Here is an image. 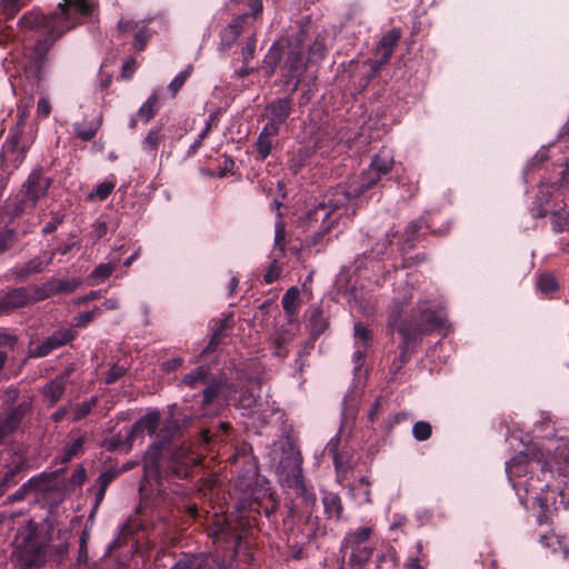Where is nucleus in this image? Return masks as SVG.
<instances>
[{
	"label": "nucleus",
	"instance_id": "a878e982",
	"mask_svg": "<svg viewBox=\"0 0 569 569\" xmlns=\"http://www.w3.org/2000/svg\"><path fill=\"white\" fill-rule=\"evenodd\" d=\"M308 329L312 339H318L328 328V318L323 316V310L320 307H312L308 310Z\"/></svg>",
	"mask_w": 569,
	"mask_h": 569
},
{
	"label": "nucleus",
	"instance_id": "4468645a",
	"mask_svg": "<svg viewBox=\"0 0 569 569\" xmlns=\"http://www.w3.org/2000/svg\"><path fill=\"white\" fill-rule=\"evenodd\" d=\"M14 557L18 563L24 568L39 567L46 561V546L34 535H29L23 541L18 542Z\"/></svg>",
	"mask_w": 569,
	"mask_h": 569
},
{
	"label": "nucleus",
	"instance_id": "864d4df0",
	"mask_svg": "<svg viewBox=\"0 0 569 569\" xmlns=\"http://www.w3.org/2000/svg\"><path fill=\"white\" fill-rule=\"evenodd\" d=\"M29 410L28 403H21L11 409V411L7 415L6 425H16L21 421L26 412Z\"/></svg>",
	"mask_w": 569,
	"mask_h": 569
},
{
	"label": "nucleus",
	"instance_id": "ddd939ff",
	"mask_svg": "<svg viewBox=\"0 0 569 569\" xmlns=\"http://www.w3.org/2000/svg\"><path fill=\"white\" fill-rule=\"evenodd\" d=\"M400 38L401 31L398 28H392L382 36L376 51V54L379 57V59L368 60L366 62L369 66V73L366 77L365 86H367L373 78H376L381 68L389 62Z\"/></svg>",
	"mask_w": 569,
	"mask_h": 569
},
{
	"label": "nucleus",
	"instance_id": "0e129e2a",
	"mask_svg": "<svg viewBox=\"0 0 569 569\" xmlns=\"http://www.w3.org/2000/svg\"><path fill=\"white\" fill-rule=\"evenodd\" d=\"M249 23L248 16L239 14L232 19L227 27L232 31H237V34L240 36Z\"/></svg>",
	"mask_w": 569,
	"mask_h": 569
},
{
	"label": "nucleus",
	"instance_id": "72a5a7b5",
	"mask_svg": "<svg viewBox=\"0 0 569 569\" xmlns=\"http://www.w3.org/2000/svg\"><path fill=\"white\" fill-rule=\"evenodd\" d=\"M281 305L284 312L292 317L297 315L300 305V292L297 287L289 288L282 296Z\"/></svg>",
	"mask_w": 569,
	"mask_h": 569
},
{
	"label": "nucleus",
	"instance_id": "774afa93",
	"mask_svg": "<svg viewBox=\"0 0 569 569\" xmlns=\"http://www.w3.org/2000/svg\"><path fill=\"white\" fill-rule=\"evenodd\" d=\"M238 38L239 34H237V31H232L228 27H226L221 32V46L226 48H231L233 43L238 40Z\"/></svg>",
	"mask_w": 569,
	"mask_h": 569
},
{
	"label": "nucleus",
	"instance_id": "bb28decb",
	"mask_svg": "<svg viewBox=\"0 0 569 569\" xmlns=\"http://www.w3.org/2000/svg\"><path fill=\"white\" fill-rule=\"evenodd\" d=\"M59 471L42 473L40 477L31 478L22 487V491L46 492L52 489V483Z\"/></svg>",
	"mask_w": 569,
	"mask_h": 569
},
{
	"label": "nucleus",
	"instance_id": "e433bc0d",
	"mask_svg": "<svg viewBox=\"0 0 569 569\" xmlns=\"http://www.w3.org/2000/svg\"><path fill=\"white\" fill-rule=\"evenodd\" d=\"M137 429H132V431L126 436L121 437L120 435L112 436L111 438L107 439L106 447L109 451H121V452H128L131 448L130 441L136 436Z\"/></svg>",
	"mask_w": 569,
	"mask_h": 569
},
{
	"label": "nucleus",
	"instance_id": "6ab92c4d",
	"mask_svg": "<svg viewBox=\"0 0 569 569\" xmlns=\"http://www.w3.org/2000/svg\"><path fill=\"white\" fill-rule=\"evenodd\" d=\"M402 341L398 346L399 353L392 360L389 367V381L397 382L400 380V373L402 368L409 362L410 353L415 351L417 343L407 340L406 338H401Z\"/></svg>",
	"mask_w": 569,
	"mask_h": 569
},
{
	"label": "nucleus",
	"instance_id": "7ed1b4c3",
	"mask_svg": "<svg viewBox=\"0 0 569 569\" xmlns=\"http://www.w3.org/2000/svg\"><path fill=\"white\" fill-rule=\"evenodd\" d=\"M548 468L552 476L557 473L558 478L563 479L547 483L546 490L541 489V492L535 497L536 503L545 513L556 509L558 496L561 498V502H563L566 490L569 488V439L562 438L557 441L553 448V457L551 462L548 463Z\"/></svg>",
	"mask_w": 569,
	"mask_h": 569
},
{
	"label": "nucleus",
	"instance_id": "2eb2a0df",
	"mask_svg": "<svg viewBox=\"0 0 569 569\" xmlns=\"http://www.w3.org/2000/svg\"><path fill=\"white\" fill-rule=\"evenodd\" d=\"M293 111L291 96L273 99L264 107L263 117L267 119L264 127H270L280 132V127L287 122Z\"/></svg>",
	"mask_w": 569,
	"mask_h": 569
},
{
	"label": "nucleus",
	"instance_id": "8fccbe9b",
	"mask_svg": "<svg viewBox=\"0 0 569 569\" xmlns=\"http://www.w3.org/2000/svg\"><path fill=\"white\" fill-rule=\"evenodd\" d=\"M114 182L103 181L89 194V199L98 198L100 201L106 200L114 189Z\"/></svg>",
	"mask_w": 569,
	"mask_h": 569
},
{
	"label": "nucleus",
	"instance_id": "f257e3e1",
	"mask_svg": "<svg viewBox=\"0 0 569 569\" xmlns=\"http://www.w3.org/2000/svg\"><path fill=\"white\" fill-rule=\"evenodd\" d=\"M393 166V154L389 150L382 149L372 157L369 168L361 174L331 188L322 200L309 209L302 218V224L307 229L320 221L318 229L307 240V247L320 251L319 247L323 246L326 236L331 232L342 217L351 218L356 214L357 200L387 177Z\"/></svg>",
	"mask_w": 569,
	"mask_h": 569
},
{
	"label": "nucleus",
	"instance_id": "49530a36",
	"mask_svg": "<svg viewBox=\"0 0 569 569\" xmlns=\"http://www.w3.org/2000/svg\"><path fill=\"white\" fill-rule=\"evenodd\" d=\"M248 11L241 13L242 16H248V21H259L262 18L263 13V2L262 0H248L247 2Z\"/></svg>",
	"mask_w": 569,
	"mask_h": 569
},
{
	"label": "nucleus",
	"instance_id": "423d86ee",
	"mask_svg": "<svg viewBox=\"0 0 569 569\" xmlns=\"http://www.w3.org/2000/svg\"><path fill=\"white\" fill-rule=\"evenodd\" d=\"M286 61L282 67V77L284 83L289 84L293 81L292 92L298 89L300 78L307 68V29L300 30L284 39Z\"/></svg>",
	"mask_w": 569,
	"mask_h": 569
},
{
	"label": "nucleus",
	"instance_id": "680f3d73",
	"mask_svg": "<svg viewBox=\"0 0 569 569\" xmlns=\"http://www.w3.org/2000/svg\"><path fill=\"white\" fill-rule=\"evenodd\" d=\"M149 40V34L146 30L144 27L142 28H139L136 32H134V38H133V47L136 50L138 51H142L147 44Z\"/></svg>",
	"mask_w": 569,
	"mask_h": 569
},
{
	"label": "nucleus",
	"instance_id": "c85d7f7f",
	"mask_svg": "<svg viewBox=\"0 0 569 569\" xmlns=\"http://www.w3.org/2000/svg\"><path fill=\"white\" fill-rule=\"evenodd\" d=\"M328 450L332 453L333 457L337 480L339 482H342L343 480H346L349 471L352 468L351 461L346 455L337 451L336 445L333 442L329 443Z\"/></svg>",
	"mask_w": 569,
	"mask_h": 569
},
{
	"label": "nucleus",
	"instance_id": "bf43d9fd",
	"mask_svg": "<svg viewBox=\"0 0 569 569\" xmlns=\"http://www.w3.org/2000/svg\"><path fill=\"white\" fill-rule=\"evenodd\" d=\"M392 425H400V423H412V427H431V425L428 421H413V419L409 416L407 412H399L395 415L393 420L391 422Z\"/></svg>",
	"mask_w": 569,
	"mask_h": 569
},
{
	"label": "nucleus",
	"instance_id": "6e6d98bb",
	"mask_svg": "<svg viewBox=\"0 0 569 569\" xmlns=\"http://www.w3.org/2000/svg\"><path fill=\"white\" fill-rule=\"evenodd\" d=\"M286 248V230L284 224L281 220L276 223V232H274V250H279L280 252H284Z\"/></svg>",
	"mask_w": 569,
	"mask_h": 569
},
{
	"label": "nucleus",
	"instance_id": "aec40b11",
	"mask_svg": "<svg viewBox=\"0 0 569 569\" xmlns=\"http://www.w3.org/2000/svg\"><path fill=\"white\" fill-rule=\"evenodd\" d=\"M78 288V281L76 280H59L50 279L40 287H34L37 298L44 300L57 293H71Z\"/></svg>",
	"mask_w": 569,
	"mask_h": 569
},
{
	"label": "nucleus",
	"instance_id": "7c9ffc66",
	"mask_svg": "<svg viewBox=\"0 0 569 569\" xmlns=\"http://www.w3.org/2000/svg\"><path fill=\"white\" fill-rule=\"evenodd\" d=\"M101 121L92 120L90 122H76L73 124L74 136L83 142L91 141L98 133Z\"/></svg>",
	"mask_w": 569,
	"mask_h": 569
},
{
	"label": "nucleus",
	"instance_id": "79ce46f5",
	"mask_svg": "<svg viewBox=\"0 0 569 569\" xmlns=\"http://www.w3.org/2000/svg\"><path fill=\"white\" fill-rule=\"evenodd\" d=\"M161 422V412L158 409H149L146 415L133 422L131 427H158Z\"/></svg>",
	"mask_w": 569,
	"mask_h": 569
},
{
	"label": "nucleus",
	"instance_id": "f704fd0d",
	"mask_svg": "<svg viewBox=\"0 0 569 569\" xmlns=\"http://www.w3.org/2000/svg\"><path fill=\"white\" fill-rule=\"evenodd\" d=\"M119 259H114L107 263L98 264L90 273L89 278L93 284H99L106 281L118 267Z\"/></svg>",
	"mask_w": 569,
	"mask_h": 569
},
{
	"label": "nucleus",
	"instance_id": "cd10ccee",
	"mask_svg": "<svg viewBox=\"0 0 569 569\" xmlns=\"http://www.w3.org/2000/svg\"><path fill=\"white\" fill-rule=\"evenodd\" d=\"M213 559L206 556H184L171 569H213Z\"/></svg>",
	"mask_w": 569,
	"mask_h": 569
},
{
	"label": "nucleus",
	"instance_id": "5fc2aeb1",
	"mask_svg": "<svg viewBox=\"0 0 569 569\" xmlns=\"http://www.w3.org/2000/svg\"><path fill=\"white\" fill-rule=\"evenodd\" d=\"M385 403H387V400L382 396L378 397L375 400V402L372 403L371 408L369 409V411L367 413V420L369 423L373 425L377 421L378 416L383 410Z\"/></svg>",
	"mask_w": 569,
	"mask_h": 569
},
{
	"label": "nucleus",
	"instance_id": "de8ad7c7",
	"mask_svg": "<svg viewBox=\"0 0 569 569\" xmlns=\"http://www.w3.org/2000/svg\"><path fill=\"white\" fill-rule=\"evenodd\" d=\"M537 288L542 293H552L558 289V283L556 281V278L550 273H543L539 277L537 281Z\"/></svg>",
	"mask_w": 569,
	"mask_h": 569
},
{
	"label": "nucleus",
	"instance_id": "20e7f679",
	"mask_svg": "<svg viewBox=\"0 0 569 569\" xmlns=\"http://www.w3.org/2000/svg\"><path fill=\"white\" fill-rule=\"evenodd\" d=\"M262 380L259 377L240 379L239 382H229L222 378L216 403L211 409V416L216 415L223 403L232 405L238 409H243L249 415L257 407L260 399Z\"/></svg>",
	"mask_w": 569,
	"mask_h": 569
},
{
	"label": "nucleus",
	"instance_id": "9d476101",
	"mask_svg": "<svg viewBox=\"0 0 569 569\" xmlns=\"http://www.w3.org/2000/svg\"><path fill=\"white\" fill-rule=\"evenodd\" d=\"M507 441L510 447L519 452V456L512 458L506 467L507 473L509 477H520L522 473L527 471V466H525V461L529 457H536V450H540L536 448V445L532 441V437L525 431V429H511L509 435L507 436Z\"/></svg>",
	"mask_w": 569,
	"mask_h": 569
},
{
	"label": "nucleus",
	"instance_id": "2f4dec72",
	"mask_svg": "<svg viewBox=\"0 0 569 569\" xmlns=\"http://www.w3.org/2000/svg\"><path fill=\"white\" fill-rule=\"evenodd\" d=\"M566 207L567 202H562V206L557 207L558 210L549 212L551 229L556 233L569 231V212L565 211Z\"/></svg>",
	"mask_w": 569,
	"mask_h": 569
},
{
	"label": "nucleus",
	"instance_id": "3c124183",
	"mask_svg": "<svg viewBox=\"0 0 569 569\" xmlns=\"http://www.w3.org/2000/svg\"><path fill=\"white\" fill-rule=\"evenodd\" d=\"M256 477V468L250 465L247 471L239 476L236 486L243 492H248Z\"/></svg>",
	"mask_w": 569,
	"mask_h": 569
},
{
	"label": "nucleus",
	"instance_id": "c03bdc74",
	"mask_svg": "<svg viewBox=\"0 0 569 569\" xmlns=\"http://www.w3.org/2000/svg\"><path fill=\"white\" fill-rule=\"evenodd\" d=\"M192 72V66H188L183 71L179 72L173 80L169 83L168 89L172 97L179 92Z\"/></svg>",
	"mask_w": 569,
	"mask_h": 569
},
{
	"label": "nucleus",
	"instance_id": "393cba45",
	"mask_svg": "<svg viewBox=\"0 0 569 569\" xmlns=\"http://www.w3.org/2000/svg\"><path fill=\"white\" fill-rule=\"evenodd\" d=\"M284 53V40L272 43L262 61V70L267 78H271Z\"/></svg>",
	"mask_w": 569,
	"mask_h": 569
},
{
	"label": "nucleus",
	"instance_id": "39448f33",
	"mask_svg": "<svg viewBox=\"0 0 569 569\" xmlns=\"http://www.w3.org/2000/svg\"><path fill=\"white\" fill-rule=\"evenodd\" d=\"M445 326V319L435 310L429 308L428 302H418L408 317L395 329L401 338L411 340L417 345L422 336L432 331L441 330Z\"/></svg>",
	"mask_w": 569,
	"mask_h": 569
},
{
	"label": "nucleus",
	"instance_id": "4be33fe9",
	"mask_svg": "<svg viewBox=\"0 0 569 569\" xmlns=\"http://www.w3.org/2000/svg\"><path fill=\"white\" fill-rule=\"evenodd\" d=\"M360 397L351 390L349 391L342 401V412L340 427H351L355 425L358 410H359Z\"/></svg>",
	"mask_w": 569,
	"mask_h": 569
},
{
	"label": "nucleus",
	"instance_id": "412c9836",
	"mask_svg": "<svg viewBox=\"0 0 569 569\" xmlns=\"http://www.w3.org/2000/svg\"><path fill=\"white\" fill-rule=\"evenodd\" d=\"M279 134L274 131L271 126L262 128L254 142V159L258 161H264L273 149V139Z\"/></svg>",
	"mask_w": 569,
	"mask_h": 569
},
{
	"label": "nucleus",
	"instance_id": "6e6552de",
	"mask_svg": "<svg viewBox=\"0 0 569 569\" xmlns=\"http://www.w3.org/2000/svg\"><path fill=\"white\" fill-rule=\"evenodd\" d=\"M222 378L223 376L211 373L210 369L206 366H199L183 377L182 382L186 386L190 388H198L200 386L203 387L200 416H211V409L216 403Z\"/></svg>",
	"mask_w": 569,
	"mask_h": 569
},
{
	"label": "nucleus",
	"instance_id": "1a4fd4ad",
	"mask_svg": "<svg viewBox=\"0 0 569 569\" xmlns=\"http://www.w3.org/2000/svg\"><path fill=\"white\" fill-rule=\"evenodd\" d=\"M373 528L366 526L357 528L346 533L341 542V551L349 550V565L355 568H362L372 557L373 547L370 545V538Z\"/></svg>",
	"mask_w": 569,
	"mask_h": 569
},
{
	"label": "nucleus",
	"instance_id": "b1692460",
	"mask_svg": "<svg viewBox=\"0 0 569 569\" xmlns=\"http://www.w3.org/2000/svg\"><path fill=\"white\" fill-rule=\"evenodd\" d=\"M396 236L397 232L387 230L381 238L375 241L369 238L367 246L370 247V250H366L365 254L371 259H382L388 253Z\"/></svg>",
	"mask_w": 569,
	"mask_h": 569
},
{
	"label": "nucleus",
	"instance_id": "f03ea898",
	"mask_svg": "<svg viewBox=\"0 0 569 569\" xmlns=\"http://www.w3.org/2000/svg\"><path fill=\"white\" fill-rule=\"evenodd\" d=\"M91 13L92 6L88 0H62L50 14L33 9L19 19L18 36L24 48L22 69L29 79H42L53 43Z\"/></svg>",
	"mask_w": 569,
	"mask_h": 569
},
{
	"label": "nucleus",
	"instance_id": "dca6fc26",
	"mask_svg": "<svg viewBox=\"0 0 569 569\" xmlns=\"http://www.w3.org/2000/svg\"><path fill=\"white\" fill-rule=\"evenodd\" d=\"M51 187V179L46 177L41 170H33L22 186V202L36 207L38 201L47 196Z\"/></svg>",
	"mask_w": 569,
	"mask_h": 569
},
{
	"label": "nucleus",
	"instance_id": "58836bf2",
	"mask_svg": "<svg viewBox=\"0 0 569 569\" xmlns=\"http://www.w3.org/2000/svg\"><path fill=\"white\" fill-rule=\"evenodd\" d=\"M97 402L98 398L93 396L88 401H83L82 403L74 407L71 406V422H76L86 418L97 406Z\"/></svg>",
	"mask_w": 569,
	"mask_h": 569
},
{
	"label": "nucleus",
	"instance_id": "a18cd8bd",
	"mask_svg": "<svg viewBox=\"0 0 569 569\" xmlns=\"http://www.w3.org/2000/svg\"><path fill=\"white\" fill-rule=\"evenodd\" d=\"M53 350H56V347H53V343L48 337L37 346L30 347L29 356L31 358H43L50 355Z\"/></svg>",
	"mask_w": 569,
	"mask_h": 569
},
{
	"label": "nucleus",
	"instance_id": "c9c22d12",
	"mask_svg": "<svg viewBox=\"0 0 569 569\" xmlns=\"http://www.w3.org/2000/svg\"><path fill=\"white\" fill-rule=\"evenodd\" d=\"M159 93L153 91L147 101L139 108L137 116L146 123L149 122L158 112Z\"/></svg>",
	"mask_w": 569,
	"mask_h": 569
},
{
	"label": "nucleus",
	"instance_id": "09e8293b",
	"mask_svg": "<svg viewBox=\"0 0 569 569\" xmlns=\"http://www.w3.org/2000/svg\"><path fill=\"white\" fill-rule=\"evenodd\" d=\"M355 338L356 342H359L361 347L368 348L372 339V332L365 327L361 322L355 323Z\"/></svg>",
	"mask_w": 569,
	"mask_h": 569
},
{
	"label": "nucleus",
	"instance_id": "a211bd4d",
	"mask_svg": "<svg viewBox=\"0 0 569 569\" xmlns=\"http://www.w3.org/2000/svg\"><path fill=\"white\" fill-rule=\"evenodd\" d=\"M412 290L413 287L406 282L400 287L397 295L395 296L388 316V328L391 331H395V329L402 322L403 308L411 301Z\"/></svg>",
	"mask_w": 569,
	"mask_h": 569
},
{
	"label": "nucleus",
	"instance_id": "37998d69",
	"mask_svg": "<svg viewBox=\"0 0 569 569\" xmlns=\"http://www.w3.org/2000/svg\"><path fill=\"white\" fill-rule=\"evenodd\" d=\"M161 128L151 129L143 140V148L151 152H156L160 142L163 141L164 136L161 133Z\"/></svg>",
	"mask_w": 569,
	"mask_h": 569
},
{
	"label": "nucleus",
	"instance_id": "473e14b6",
	"mask_svg": "<svg viewBox=\"0 0 569 569\" xmlns=\"http://www.w3.org/2000/svg\"><path fill=\"white\" fill-rule=\"evenodd\" d=\"M322 503L325 508V513L328 518H333L339 520L342 515V501L341 498L333 492H326L322 498Z\"/></svg>",
	"mask_w": 569,
	"mask_h": 569
},
{
	"label": "nucleus",
	"instance_id": "f8f14e48",
	"mask_svg": "<svg viewBox=\"0 0 569 569\" xmlns=\"http://www.w3.org/2000/svg\"><path fill=\"white\" fill-rule=\"evenodd\" d=\"M431 233L441 236L445 232L441 229L433 228V219L430 213L422 214L419 218L410 221L402 233V241L399 243V251L401 256L407 254L408 251L413 250L426 234Z\"/></svg>",
	"mask_w": 569,
	"mask_h": 569
},
{
	"label": "nucleus",
	"instance_id": "4c0bfd02",
	"mask_svg": "<svg viewBox=\"0 0 569 569\" xmlns=\"http://www.w3.org/2000/svg\"><path fill=\"white\" fill-rule=\"evenodd\" d=\"M307 52L309 53V60L323 59L327 54L326 37L319 33L310 43L309 36L307 34Z\"/></svg>",
	"mask_w": 569,
	"mask_h": 569
},
{
	"label": "nucleus",
	"instance_id": "13d9d810",
	"mask_svg": "<svg viewBox=\"0 0 569 569\" xmlns=\"http://www.w3.org/2000/svg\"><path fill=\"white\" fill-rule=\"evenodd\" d=\"M257 46L256 34L252 33L246 41V46L242 48V61L247 64L251 59H253L254 51Z\"/></svg>",
	"mask_w": 569,
	"mask_h": 569
},
{
	"label": "nucleus",
	"instance_id": "a19ab883",
	"mask_svg": "<svg viewBox=\"0 0 569 569\" xmlns=\"http://www.w3.org/2000/svg\"><path fill=\"white\" fill-rule=\"evenodd\" d=\"M24 4L26 2L22 0H1L0 14L3 16L4 20H10L20 11Z\"/></svg>",
	"mask_w": 569,
	"mask_h": 569
},
{
	"label": "nucleus",
	"instance_id": "5701e85b",
	"mask_svg": "<svg viewBox=\"0 0 569 569\" xmlns=\"http://www.w3.org/2000/svg\"><path fill=\"white\" fill-rule=\"evenodd\" d=\"M49 260H43L41 257H34L26 263L17 264L11 269V273L18 281L27 280L33 273H40L49 264Z\"/></svg>",
	"mask_w": 569,
	"mask_h": 569
},
{
	"label": "nucleus",
	"instance_id": "052dcab7",
	"mask_svg": "<svg viewBox=\"0 0 569 569\" xmlns=\"http://www.w3.org/2000/svg\"><path fill=\"white\" fill-rule=\"evenodd\" d=\"M91 236L94 239V242L102 239L109 231L108 223L104 220L98 219L91 226Z\"/></svg>",
	"mask_w": 569,
	"mask_h": 569
},
{
	"label": "nucleus",
	"instance_id": "ea45409f",
	"mask_svg": "<svg viewBox=\"0 0 569 569\" xmlns=\"http://www.w3.org/2000/svg\"><path fill=\"white\" fill-rule=\"evenodd\" d=\"M76 336H77V333L72 329L60 328V329L53 331L49 336V339L53 343V347H56V349H58V348L63 347L67 343L71 342L72 340H74Z\"/></svg>",
	"mask_w": 569,
	"mask_h": 569
},
{
	"label": "nucleus",
	"instance_id": "338daca9",
	"mask_svg": "<svg viewBox=\"0 0 569 569\" xmlns=\"http://www.w3.org/2000/svg\"><path fill=\"white\" fill-rule=\"evenodd\" d=\"M178 412L177 405L168 406L167 408V417L163 421V427H181L179 420L176 418V415Z\"/></svg>",
	"mask_w": 569,
	"mask_h": 569
},
{
	"label": "nucleus",
	"instance_id": "f3484780",
	"mask_svg": "<svg viewBox=\"0 0 569 569\" xmlns=\"http://www.w3.org/2000/svg\"><path fill=\"white\" fill-rule=\"evenodd\" d=\"M37 301H41V299L37 298L34 287L31 289L26 287L11 289L4 296L0 297V315L9 313Z\"/></svg>",
	"mask_w": 569,
	"mask_h": 569
},
{
	"label": "nucleus",
	"instance_id": "0eeeda50",
	"mask_svg": "<svg viewBox=\"0 0 569 569\" xmlns=\"http://www.w3.org/2000/svg\"><path fill=\"white\" fill-rule=\"evenodd\" d=\"M569 201V161L562 171L561 178L556 183H541L538 187L531 213L535 218H543L550 211L558 210V206Z\"/></svg>",
	"mask_w": 569,
	"mask_h": 569
},
{
	"label": "nucleus",
	"instance_id": "603ef678",
	"mask_svg": "<svg viewBox=\"0 0 569 569\" xmlns=\"http://www.w3.org/2000/svg\"><path fill=\"white\" fill-rule=\"evenodd\" d=\"M83 442V438H78L71 445H68L64 448L62 457L60 458L61 463H67L73 457H76L82 450Z\"/></svg>",
	"mask_w": 569,
	"mask_h": 569
},
{
	"label": "nucleus",
	"instance_id": "69168bd1",
	"mask_svg": "<svg viewBox=\"0 0 569 569\" xmlns=\"http://www.w3.org/2000/svg\"><path fill=\"white\" fill-rule=\"evenodd\" d=\"M64 220V214L56 213L51 217L50 221H48L44 227L42 228L43 234H50L54 232L59 226L62 224Z\"/></svg>",
	"mask_w": 569,
	"mask_h": 569
},
{
	"label": "nucleus",
	"instance_id": "4d7b16f0",
	"mask_svg": "<svg viewBox=\"0 0 569 569\" xmlns=\"http://www.w3.org/2000/svg\"><path fill=\"white\" fill-rule=\"evenodd\" d=\"M366 347H361L359 342H356V351L353 352L352 360L355 363V375H357L366 362L367 357Z\"/></svg>",
	"mask_w": 569,
	"mask_h": 569
},
{
	"label": "nucleus",
	"instance_id": "e2e57ef3",
	"mask_svg": "<svg viewBox=\"0 0 569 569\" xmlns=\"http://www.w3.org/2000/svg\"><path fill=\"white\" fill-rule=\"evenodd\" d=\"M126 375V369L121 366L113 365L106 375V383L112 385Z\"/></svg>",
	"mask_w": 569,
	"mask_h": 569
},
{
	"label": "nucleus",
	"instance_id": "9b49d317",
	"mask_svg": "<svg viewBox=\"0 0 569 569\" xmlns=\"http://www.w3.org/2000/svg\"><path fill=\"white\" fill-rule=\"evenodd\" d=\"M283 455L279 461L278 472L280 479L288 487H300L301 479V455L297 442L287 438L280 442Z\"/></svg>",
	"mask_w": 569,
	"mask_h": 569
},
{
	"label": "nucleus",
	"instance_id": "c756f323",
	"mask_svg": "<svg viewBox=\"0 0 569 569\" xmlns=\"http://www.w3.org/2000/svg\"><path fill=\"white\" fill-rule=\"evenodd\" d=\"M66 391L63 382H59L56 379L48 381L42 388V395L46 403L49 407H53L62 398Z\"/></svg>",
	"mask_w": 569,
	"mask_h": 569
}]
</instances>
